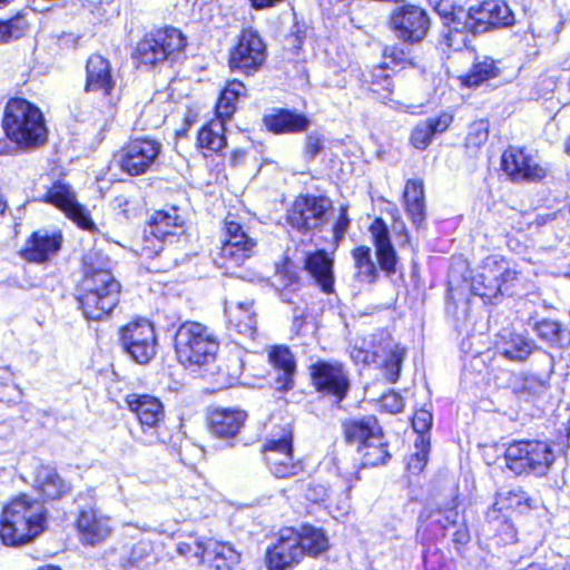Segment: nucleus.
Returning a JSON list of instances; mask_svg holds the SVG:
<instances>
[{
  "label": "nucleus",
  "mask_w": 570,
  "mask_h": 570,
  "mask_svg": "<svg viewBox=\"0 0 570 570\" xmlns=\"http://www.w3.org/2000/svg\"><path fill=\"white\" fill-rule=\"evenodd\" d=\"M45 524L46 509L43 504L27 494H21L2 509L0 538L6 546H22L42 533Z\"/></svg>",
  "instance_id": "nucleus-1"
},
{
  "label": "nucleus",
  "mask_w": 570,
  "mask_h": 570,
  "mask_svg": "<svg viewBox=\"0 0 570 570\" xmlns=\"http://www.w3.org/2000/svg\"><path fill=\"white\" fill-rule=\"evenodd\" d=\"M3 130L21 148H32L47 139V128L40 109L21 98L10 99L6 106Z\"/></svg>",
  "instance_id": "nucleus-2"
},
{
  "label": "nucleus",
  "mask_w": 570,
  "mask_h": 570,
  "mask_svg": "<svg viewBox=\"0 0 570 570\" xmlns=\"http://www.w3.org/2000/svg\"><path fill=\"white\" fill-rule=\"evenodd\" d=\"M218 347L214 333L197 322L181 324L175 336L177 358L191 371L212 365L216 360Z\"/></svg>",
  "instance_id": "nucleus-3"
},
{
  "label": "nucleus",
  "mask_w": 570,
  "mask_h": 570,
  "mask_svg": "<svg viewBox=\"0 0 570 570\" xmlns=\"http://www.w3.org/2000/svg\"><path fill=\"white\" fill-rule=\"evenodd\" d=\"M120 284L111 272L98 275L85 274L78 296L79 305L88 320H100L108 315L118 304Z\"/></svg>",
  "instance_id": "nucleus-4"
},
{
  "label": "nucleus",
  "mask_w": 570,
  "mask_h": 570,
  "mask_svg": "<svg viewBox=\"0 0 570 570\" xmlns=\"http://www.w3.org/2000/svg\"><path fill=\"white\" fill-rule=\"evenodd\" d=\"M517 281L518 272L511 264L498 255H491L483 261L471 287L475 295L491 302L508 293Z\"/></svg>",
  "instance_id": "nucleus-5"
},
{
  "label": "nucleus",
  "mask_w": 570,
  "mask_h": 570,
  "mask_svg": "<svg viewBox=\"0 0 570 570\" xmlns=\"http://www.w3.org/2000/svg\"><path fill=\"white\" fill-rule=\"evenodd\" d=\"M507 466L515 474L544 475L554 461L551 448L540 441H515L505 450Z\"/></svg>",
  "instance_id": "nucleus-6"
},
{
  "label": "nucleus",
  "mask_w": 570,
  "mask_h": 570,
  "mask_svg": "<svg viewBox=\"0 0 570 570\" xmlns=\"http://www.w3.org/2000/svg\"><path fill=\"white\" fill-rule=\"evenodd\" d=\"M404 348L396 344L389 335L373 336L372 350L354 346L351 356L356 363H380L385 370L386 379L394 383L400 376Z\"/></svg>",
  "instance_id": "nucleus-7"
},
{
  "label": "nucleus",
  "mask_w": 570,
  "mask_h": 570,
  "mask_svg": "<svg viewBox=\"0 0 570 570\" xmlns=\"http://www.w3.org/2000/svg\"><path fill=\"white\" fill-rule=\"evenodd\" d=\"M225 236L220 249L219 266L226 269L227 273L235 274V267L242 266L245 261L249 259L256 249V240L247 235L243 226L229 219L225 220Z\"/></svg>",
  "instance_id": "nucleus-8"
},
{
  "label": "nucleus",
  "mask_w": 570,
  "mask_h": 570,
  "mask_svg": "<svg viewBox=\"0 0 570 570\" xmlns=\"http://www.w3.org/2000/svg\"><path fill=\"white\" fill-rule=\"evenodd\" d=\"M266 60V47L253 29L242 31L237 45L230 50L229 67L245 75L256 72Z\"/></svg>",
  "instance_id": "nucleus-9"
},
{
  "label": "nucleus",
  "mask_w": 570,
  "mask_h": 570,
  "mask_svg": "<svg viewBox=\"0 0 570 570\" xmlns=\"http://www.w3.org/2000/svg\"><path fill=\"white\" fill-rule=\"evenodd\" d=\"M311 376L316 390L332 396L340 403L350 389V381L343 365L337 362L318 361L311 366Z\"/></svg>",
  "instance_id": "nucleus-10"
},
{
  "label": "nucleus",
  "mask_w": 570,
  "mask_h": 570,
  "mask_svg": "<svg viewBox=\"0 0 570 570\" xmlns=\"http://www.w3.org/2000/svg\"><path fill=\"white\" fill-rule=\"evenodd\" d=\"M331 202L325 197L299 196L287 214V222L299 232L321 227L326 218Z\"/></svg>",
  "instance_id": "nucleus-11"
},
{
  "label": "nucleus",
  "mask_w": 570,
  "mask_h": 570,
  "mask_svg": "<svg viewBox=\"0 0 570 570\" xmlns=\"http://www.w3.org/2000/svg\"><path fill=\"white\" fill-rule=\"evenodd\" d=\"M304 559L296 529L284 528L266 553L269 570H289Z\"/></svg>",
  "instance_id": "nucleus-12"
},
{
  "label": "nucleus",
  "mask_w": 570,
  "mask_h": 570,
  "mask_svg": "<svg viewBox=\"0 0 570 570\" xmlns=\"http://www.w3.org/2000/svg\"><path fill=\"white\" fill-rule=\"evenodd\" d=\"M391 23L396 37L407 42L421 41L430 27L426 12L412 4L396 8L391 17Z\"/></svg>",
  "instance_id": "nucleus-13"
},
{
  "label": "nucleus",
  "mask_w": 570,
  "mask_h": 570,
  "mask_svg": "<svg viewBox=\"0 0 570 570\" xmlns=\"http://www.w3.org/2000/svg\"><path fill=\"white\" fill-rule=\"evenodd\" d=\"M185 46L186 39L176 28L165 27L151 31L145 39V65L163 62L175 52L181 51Z\"/></svg>",
  "instance_id": "nucleus-14"
},
{
  "label": "nucleus",
  "mask_w": 570,
  "mask_h": 570,
  "mask_svg": "<svg viewBox=\"0 0 570 570\" xmlns=\"http://www.w3.org/2000/svg\"><path fill=\"white\" fill-rule=\"evenodd\" d=\"M263 452L271 472L276 478L294 476L303 471L302 464L293 461L291 432L285 433L281 439L268 440Z\"/></svg>",
  "instance_id": "nucleus-15"
},
{
  "label": "nucleus",
  "mask_w": 570,
  "mask_h": 570,
  "mask_svg": "<svg viewBox=\"0 0 570 570\" xmlns=\"http://www.w3.org/2000/svg\"><path fill=\"white\" fill-rule=\"evenodd\" d=\"M45 200L63 212L69 219L75 222L82 229L89 232L96 230V226L88 210L78 203L69 185L60 181L53 184L47 191Z\"/></svg>",
  "instance_id": "nucleus-16"
},
{
  "label": "nucleus",
  "mask_w": 570,
  "mask_h": 570,
  "mask_svg": "<svg viewBox=\"0 0 570 570\" xmlns=\"http://www.w3.org/2000/svg\"><path fill=\"white\" fill-rule=\"evenodd\" d=\"M501 167L514 181L540 180L546 176V170L535 158L517 147H509L502 154Z\"/></svg>",
  "instance_id": "nucleus-17"
},
{
  "label": "nucleus",
  "mask_w": 570,
  "mask_h": 570,
  "mask_svg": "<svg viewBox=\"0 0 570 570\" xmlns=\"http://www.w3.org/2000/svg\"><path fill=\"white\" fill-rule=\"evenodd\" d=\"M29 483L47 500H58L70 492V484L65 481L55 466L37 463L30 474ZM28 482V480H26Z\"/></svg>",
  "instance_id": "nucleus-18"
},
{
  "label": "nucleus",
  "mask_w": 570,
  "mask_h": 570,
  "mask_svg": "<svg viewBox=\"0 0 570 570\" xmlns=\"http://www.w3.org/2000/svg\"><path fill=\"white\" fill-rule=\"evenodd\" d=\"M80 540L86 544H97L106 540L110 532V519L98 513L94 505H80L77 519Z\"/></svg>",
  "instance_id": "nucleus-19"
},
{
  "label": "nucleus",
  "mask_w": 570,
  "mask_h": 570,
  "mask_svg": "<svg viewBox=\"0 0 570 570\" xmlns=\"http://www.w3.org/2000/svg\"><path fill=\"white\" fill-rule=\"evenodd\" d=\"M303 269L311 279L325 294L334 292V257L323 249L306 252L303 259Z\"/></svg>",
  "instance_id": "nucleus-20"
},
{
  "label": "nucleus",
  "mask_w": 570,
  "mask_h": 570,
  "mask_svg": "<svg viewBox=\"0 0 570 570\" xmlns=\"http://www.w3.org/2000/svg\"><path fill=\"white\" fill-rule=\"evenodd\" d=\"M61 243L60 234L38 230L28 238L24 247L20 250V256L30 263L42 264L57 255L61 248Z\"/></svg>",
  "instance_id": "nucleus-21"
},
{
  "label": "nucleus",
  "mask_w": 570,
  "mask_h": 570,
  "mask_svg": "<svg viewBox=\"0 0 570 570\" xmlns=\"http://www.w3.org/2000/svg\"><path fill=\"white\" fill-rule=\"evenodd\" d=\"M183 225L184 219L178 215L176 208H171L169 212H156L149 220L153 238L145 236V250L150 248L147 244H151V254L157 256L163 249L161 238L175 235L177 229L183 228ZM148 257H151V255Z\"/></svg>",
  "instance_id": "nucleus-22"
},
{
  "label": "nucleus",
  "mask_w": 570,
  "mask_h": 570,
  "mask_svg": "<svg viewBox=\"0 0 570 570\" xmlns=\"http://www.w3.org/2000/svg\"><path fill=\"white\" fill-rule=\"evenodd\" d=\"M510 387L519 402L535 405L547 397L550 385L535 374L518 373L512 375Z\"/></svg>",
  "instance_id": "nucleus-23"
},
{
  "label": "nucleus",
  "mask_w": 570,
  "mask_h": 570,
  "mask_svg": "<svg viewBox=\"0 0 570 570\" xmlns=\"http://www.w3.org/2000/svg\"><path fill=\"white\" fill-rule=\"evenodd\" d=\"M453 121V116L450 112H442L435 117H430L420 120L412 129L410 136L411 145L419 150L426 149L433 137L448 130Z\"/></svg>",
  "instance_id": "nucleus-24"
},
{
  "label": "nucleus",
  "mask_w": 570,
  "mask_h": 570,
  "mask_svg": "<svg viewBox=\"0 0 570 570\" xmlns=\"http://www.w3.org/2000/svg\"><path fill=\"white\" fill-rule=\"evenodd\" d=\"M370 233L376 249L379 265L387 275L395 273L396 252L391 243L386 224L376 218L370 226Z\"/></svg>",
  "instance_id": "nucleus-25"
},
{
  "label": "nucleus",
  "mask_w": 570,
  "mask_h": 570,
  "mask_svg": "<svg viewBox=\"0 0 570 570\" xmlns=\"http://www.w3.org/2000/svg\"><path fill=\"white\" fill-rule=\"evenodd\" d=\"M164 419L165 410L160 400L145 395V438L149 443L166 442L169 439Z\"/></svg>",
  "instance_id": "nucleus-26"
},
{
  "label": "nucleus",
  "mask_w": 570,
  "mask_h": 570,
  "mask_svg": "<svg viewBox=\"0 0 570 570\" xmlns=\"http://www.w3.org/2000/svg\"><path fill=\"white\" fill-rule=\"evenodd\" d=\"M86 91H102L109 95L114 88V80L109 61L100 55L89 57L86 66Z\"/></svg>",
  "instance_id": "nucleus-27"
},
{
  "label": "nucleus",
  "mask_w": 570,
  "mask_h": 570,
  "mask_svg": "<svg viewBox=\"0 0 570 570\" xmlns=\"http://www.w3.org/2000/svg\"><path fill=\"white\" fill-rule=\"evenodd\" d=\"M268 360L277 372L275 379L276 389L279 391L292 389L296 363L288 347L282 345L272 347L268 353Z\"/></svg>",
  "instance_id": "nucleus-28"
},
{
  "label": "nucleus",
  "mask_w": 570,
  "mask_h": 570,
  "mask_svg": "<svg viewBox=\"0 0 570 570\" xmlns=\"http://www.w3.org/2000/svg\"><path fill=\"white\" fill-rule=\"evenodd\" d=\"M239 553L227 542L206 540V551L202 560L214 570H229L238 563Z\"/></svg>",
  "instance_id": "nucleus-29"
},
{
  "label": "nucleus",
  "mask_w": 570,
  "mask_h": 570,
  "mask_svg": "<svg viewBox=\"0 0 570 570\" xmlns=\"http://www.w3.org/2000/svg\"><path fill=\"white\" fill-rule=\"evenodd\" d=\"M246 414L242 411L217 409L209 416L212 432L218 438L234 436L245 422Z\"/></svg>",
  "instance_id": "nucleus-30"
},
{
  "label": "nucleus",
  "mask_w": 570,
  "mask_h": 570,
  "mask_svg": "<svg viewBox=\"0 0 570 570\" xmlns=\"http://www.w3.org/2000/svg\"><path fill=\"white\" fill-rule=\"evenodd\" d=\"M266 127L275 134H295L306 131L309 120L299 114L289 110H279L276 114L265 116Z\"/></svg>",
  "instance_id": "nucleus-31"
},
{
  "label": "nucleus",
  "mask_w": 570,
  "mask_h": 570,
  "mask_svg": "<svg viewBox=\"0 0 570 570\" xmlns=\"http://www.w3.org/2000/svg\"><path fill=\"white\" fill-rule=\"evenodd\" d=\"M299 539V547L303 550V557H317L326 552L330 548V540L325 531L321 528L303 524L296 529Z\"/></svg>",
  "instance_id": "nucleus-32"
},
{
  "label": "nucleus",
  "mask_w": 570,
  "mask_h": 570,
  "mask_svg": "<svg viewBox=\"0 0 570 570\" xmlns=\"http://www.w3.org/2000/svg\"><path fill=\"white\" fill-rule=\"evenodd\" d=\"M344 432L348 442L363 446L368 443L370 439L379 435L382 432V429L380 428L376 417L368 415L345 422Z\"/></svg>",
  "instance_id": "nucleus-33"
},
{
  "label": "nucleus",
  "mask_w": 570,
  "mask_h": 570,
  "mask_svg": "<svg viewBox=\"0 0 570 570\" xmlns=\"http://www.w3.org/2000/svg\"><path fill=\"white\" fill-rule=\"evenodd\" d=\"M405 209L413 224L420 226L425 218L424 187L421 179H409L404 189Z\"/></svg>",
  "instance_id": "nucleus-34"
},
{
  "label": "nucleus",
  "mask_w": 570,
  "mask_h": 570,
  "mask_svg": "<svg viewBox=\"0 0 570 570\" xmlns=\"http://www.w3.org/2000/svg\"><path fill=\"white\" fill-rule=\"evenodd\" d=\"M535 508V501L531 499L524 491L510 490L501 491L495 498V502L489 510L490 518L497 511H517L525 513L527 511Z\"/></svg>",
  "instance_id": "nucleus-35"
},
{
  "label": "nucleus",
  "mask_w": 570,
  "mask_h": 570,
  "mask_svg": "<svg viewBox=\"0 0 570 570\" xmlns=\"http://www.w3.org/2000/svg\"><path fill=\"white\" fill-rule=\"evenodd\" d=\"M252 302H243L226 306L230 322L237 331L246 336H253L256 330V314L252 311Z\"/></svg>",
  "instance_id": "nucleus-36"
},
{
  "label": "nucleus",
  "mask_w": 570,
  "mask_h": 570,
  "mask_svg": "<svg viewBox=\"0 0 570 570\" xmlns=\"http://www.w3.org/2000/svg\"><path fill=\"white\" fill-rule=\"evenodd\" d=\"M120 344L127 355L137 364L142 356V328L140 321L136 320L120 330Z\"/></svg>",
  "instance_id": "nucleus-37"
},
{
  "label": "nucleus",
  "mask_w": 570,
  "mask_h": 570,
  "mask_svg": "<svg viewBox=\"0 0 570 570\" xmlns=\"http://www.w3.org/2000/svg\"><path fill=\"white\" fill-rule=\"evenodd\" d=\"M225 122L217 118L205 125L198 134V146L210 151H219L226 146Z\"/></svg>",
  "instance_id": "nucleus-38"
},
{
  "label": "nucleus",
  "mask_w": 570,
  "mask_h": 570,
  "mask_svg": "<svg viewBox=\"0 0 570 570\" xmlns=\"http://www.w3.org/2000/svg\"><path fill=\"white\" fill-rule=\"evenodd\" d=\"M245 87L240 81H229L220 92L218 102L216 105L217 118L227 121L235 112V104L238 98L244 94Z\"/></svg>",
  "instance_id": "nucleus-39"
},
{
  "label": "nucleus",
  "mask_w": 570,
  "mask_h": 570,
  "mask_svg": "<svg viewBox=\"0 0 570 570\" xmlns=\"http://www.w3.org/2000/svg\"><path fill=\"white\" fill-rule=\"evenodd\" d=\"M470 33L469 22L458 14L454 22L445 24L442 36L446 47L454 51H460L468 47Z\"/></svg>",
  "instance_id": "nucleus-40"
},
{
  "label": "nucleus",
  "mask_w": 570,
  "mask_h": 570,
  "mask_svg": "<svg viewBox=\"0 0 570 570\" xmlns=\"http://www.w3.org/2000/svg\"><path fill=\"white\" fill-rule=\"evenodd\" d=\"M362 456V466H376L383 464L390 459L387 444L384 441V435L381 432L379 435L370 439L367 444L357 448Z\"/></svg>",
  "instance_id": "nucleus-41"
},
{
  "label": "nucleus",
  "mask_w": 570,
  "mask_h": 570,
  "mask_svg": "<svg viewBox=\"0 0 570 570\" xmlns=\"http://www.w3.org/2000/svg\"><path fill=\"white\" fill-rule=\"evenodd\" d=\"M352 257L358 281L368 284L374 283L377 278V268L372 258L371 248L358 246L353 249Z\"/></svg>",
  "instance_id": "nucleus-42"
},
{
  "label": "nucleus",
  "mask_w": 570,
  "mask_h": 570,
  "mask_svg": "<svg viewBox=\"0 0 570 570\" xmlns=\"http://www.w3.org/2000/svg\"><path fill=\"white\" fill-rule=\"evenodd\" d=\"M459 17L469 22L471 35L483 33L493 27L490 12L485 10V1L469 10L460 9Z\"/></svg>",
  "instance_id": "nucleus-43"
},
{
  "label": "nucleus",
  "mask_w": 570,
  "mask_h": 570,
  "mask_svg": "<svg viewBox=\"0 0 570 570\" xmlns=\"http://www.w3.org/2000/svg\"><path fill=\"white\" fill-rule=\"evenodd\" d=\"M411 59L407 57V55L404 52V50L399 49L397 47H386L383 51V61L382 65L375 68L374 70V77H382L384 81L386 82V88L389 89L390 76L387 73H384L385 70L391 69L393 70L396 67L404 68L406 65H411Z\"/></svg>",
  "instance_id": "nucleus-44"
},
{
  "label": "nucleus",
  "mask_w": 570,
  "mask_h": 570,
  "mask_svg": "<svg viewBox=\"0 0 570 570\" xmlns=\"http://www.w3.org/2000/svg\"><path fill=\"white\" fill-rule=\"evenodd\" d=\"M498 68L492 59L485 58L484 60L473 65L469 73L461 78L462 83L466 87H476L483 81L495 77Z\"/></svg>",
  "instance_id": "nucleus-45"
},
{
  "label": "nucleus",
  "mask_w": 570,
  "mask_h": 570,
  "mask_svg": "<svg viewBox=\"0 0 570 570\" xmlns=\"http://www.w3.org/2000/svg\"><path fill=\"white\" fill-rule=\"evenodd\" d=\"M533 345L525 337L513 334L502 346V354L511 361H524L532 352Z\"/></svg>",
  "instance_id": "nucleus-46"
},
{
  "label": "nucleus",
  "mask_w": 570,
  "mask_h": 570,
  "mask_svg": "<svg viewBox=\"0 0 570 570\" xmlns=\"http://www.w3.org/2000/svg\"><path fill=\"white\" fill-rule=\"evenodd\" d=\"M224 366L226 367V376L214 379V383L218 389H226L238 382L244 370V361L239 353H233Z\"/></svg>",
  "instance_id": "nucleus-47"
},
{
  "label": "nucleus",
  "mask_w": 570,
  "mask_h": 570,
  "mask_svg": "<svg viewBox=\"0 0 570 570\" xmlns=\"http://www.w3.org/2000/svg\"><path fill=\"white\" fill-rule=\"evenodd\" d=\"M28 30V23L22 16L0 20V45L19 40Z\"/></svg>",
  "instance_id": "nucleus-48"
},
{
  "label": "nucleus",
  "mask_w": 570,
  "mask_h": 570,
  "mask_svg": "<svg viewBox=\"0 0 570 570\" xmlns=\"http://www.w3.org/2000/svg\"><path fill=\"white\" fill-rule=\"evenodd\" d=\"M120 166L129 175H139L142 173V140L135 139L126 148Z\"/></svg>",
  "instance_id": "nucleus-49"
},
{
  "label": "nucleus",
  "mask_w": 570,
  "mask_h": 570,
  "mask_svg": "<svg viewBox=\"0 0 570 570\" xmlns=\"http://www.w3.org/2000/svg\"><path fill=\"white\" fill-rule=\"evenodd\" d=\"M485 10L490 12L493 27L510 26L513 23V14L509 6L500 0L485 1Z\"/></svg>",
  "instance_id": "nucleus-50"
},
{
  "label": "nucleus",
  "mask_w": 570,
  "mask_h": 570,
  "mask_svg": "<svg viewBox=\"0 0 570 570\" xmlns=\"http://www.w3.org/2000/svg\"><path fill=\"white\" fill-rule=\"evenodd\" d=\"M489 137V124L487 120H478L470 125L465 138V146L469 149H479L483 146Z\"/></svg>",
  "instance_id": "nucleus-51"
},
{
  "label": "nucleus",
  "mask_w": 570,
  "mask_h": 570,
  "mask_svg": "<svg viewBox=\"0 0 570 570\" xmlns=\"http://www.w3.org/2000/svg\"><path fill=\"white\" fill-rule=\"evenodd\" d=\"M83 273L98 275V273L110 272V259L98 250H89L83 256Z\"/></svg>",
  "instance_id": "nucleus-52"
},
{
  "label": "nucleus",
  "mask_w": 570,
  "mask_h": 570,
  "mask_svg": "<svg viewBox=\"0 0 570 570\" xmlns=\"http://www.w3.org/2000/svg\"><path fill=\"white\" fill-rule=\"evenodd\" d=\"M416 452L411 455L407 462V469L412 473H420L423 471L426 462H428V453L430 448L429 440L425 436H419L415 442Z\"/></svg>",
  "instance_id": "nucleus-53"
},
{
  "label": "nucleus",
  "mask_w": 570,
  "mask_h": 570,
  "mask_svg": "<svg viewBox=\"0 0 570 570\" xmlns=\"http://www.w3.org/2000/svg\"><path fill=\"white\" fill-rule=\"evenodd\" d=\"M206 551V541L189 535L177 543V552L186 558H195L202 562Z\"/></svg>",
  "instance_id": "nucleus-54"
},
{
  "label": "nucleus",
  "mask_w": 570,
  "mask_h": 570,
  "mask_svg": "<svg viewBox=\"0 0 570 570\" xmlns=\"http://www.w3.org/2000/svg\"><path fill=\"white\" fill-rule=\"evenodd\" d=\"M535 330L541 338L550 343H559L561 341V324L556 321L543 320L537 324Z\"/></svg>",
  "instance_id": "nucleus-55"
},
{
  "label": "nucleus",
  "mask_w": 570,
  "mask_h": 570,
  "mask_svg": "<svg viewBox=\"0 0 570 570\" xmlns=\"http://www.w3.org/2000/svg\"><path fill=\"white\" fill-rule=\"evenodd\" d=\"M429 4L434 9V11L444 19V24L454 22L459 10L463 9L462 7H455L451 0H428Z\"/></svg>",
  "instance_id": "nucleus-56"
},
{
  "label": "nucleus",
  "mask_w": 570,
  "mask_h": 570,
  "mask_svg": "<svg viewBox=\"0 0 570 570\" xmlns=\"http://www.w3.org/2000/svg\"><path fill=\"white\" fill-rule=\"evenodd\" d=\"M432 421V413L429 410L420 409L412 419V426L420 436H425L424 433L431 429Z\"/></svg>",
  "instance_id": "nucleus-57"
},
{
  "label": "nucleus",
  "mask_w": 570,
  "mask_h": 570,
  "mask_svg": "<svg viewBox=\"0 0 570 570\" xmlns=\"http://www.w3.org/2000/svg\"><path fill=\"white\" fill-rule=\"evenodd\" d=\"M381 406L389 413H399L403 410V399L395 392L386 393L381 399Z\"/></svg>",
  "instance_id": "nucleus-58"
},
{
  "label": "nucleus",
  "mask_w": 570,
  "mask_h": 570,
  "mask_svg": "<svg viewBox=\"0 0 570 570\" xmlns=\"http://www.w3.org/2000/svg\"><path fill=\"white\" fill-rule=\"evenodd\" d=\"M323 147V139L318 134H311L306 138L305 154L314 158L318 155Z\"/></svg>",
  "instance_id": "nucleus-59"
},
{
  "label": "nucleus",
  "mask_w": 570,
  "mask_h": 570,
  "mask_svg": "<svg viewBox=\"0 0 570 570\" xmlns=\"http://www.w3.org/2000/svg\"><path fill=\"white\" fill-rule=\"evenodd\" d=\"M161 149L157 140L145 138V169L156 159Z\"/></svg>",
  "instance_id": "nucleus-60"
},
{
  "label": "nucleus",
  "mask_w": 570,
  "mask_h": 570,
  "mask_svg": "<svg viewBox=\"0 0 570 570\" xmlns=\"http://www.w3.org/2000/svg\"><path fill=\"white\" fill-rule=\"evenodd\" d=\"M350 225V220L346 215V208L342 207L341 215L334 226V237L336 240H341Z\"/></svg>",
  "instance_id": "nucleus-61"
},
{
  "label": "nucleus",
  "mask_w": 570,
  "mask_h": 570,
  "mask_svg": "<svg viewBox=\"0 0 570 570\" xmlns=\"http://www.w3.org/2000/svg\"><path fill=\"white\" fill-rule=\"evenodd\" d=\"M276 276L281 279V283L284 286H293L298 283V276L294 272L289 271L286 265L277 268Z\"/></svg>",
  "instance_id": "nucleus-62"
},
{
  "label": "nucleus",
  "mask_w": 570,
  "mask_h": 570,
  "mask_svg": "<svg viewBox=\"0 0 570 570\" xmlns=\"http://www.w3.org/2000/svg\"><path fill=\"white\" fill-rule=\"evenodd\" d=\"M126 402L130 409V411L137 416L139 423H142V417L140 414V407L142 406V399L140 395L131 394L128 395Z\"/></svg>",
  "instance_id": "nucleus-63"
},
{
  "label": "nucleus",
  "mask_w": 570,
  "mask_h": 570,
  "mask_svg": "<svg viewBox=\"0 0 570 570\" xmlns=\"http://www.w3.org/2000/svg\"><path fill=\"white\" fill-rule=\"evenodd\" d=\"M444 513V522L442 519H438V522L442 524V527L446 528L448 525L455 524L458 519V511L454 509H446L443 511Z\"/></svg>",
  "instance_id": "nucleus-64"
}]
</instances>
